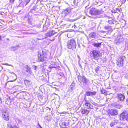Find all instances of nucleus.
I'll return each instance as SVG.
<instances>
[{
  "mask_svg": "<svg viewBox=\"0 0 128 128\" xmlns=\"http://www.w3.org/2000/svg\"><path fill=\"white\" fill-rule=\"evenodd\" d=\"M90 55L91 57L93 58L94 59L96 60L100 59L102 56L100 52L96 50H94L90 51Z\"/></svg>",
  "mask_w": 128,
  "mask_h": 128,
  "instance_id": "f257e3e1",
  "label": "nucleus"
},
{
  "mask_svg": "<svg viewBox=\"0 0 128 128\" xmlns=\"http://www.w3.org/2000/svg\"><path fill=\"white\" fill-rule=\"evenodd\" d=\"M68 48L70 49L74 50L76 48V41L72 39L69 40L67 43Z\"/></svg>",
  "mask_w": 128,
  "mask_h": 128,
  "instance_id": "f03ea898",
  "label": "nucleus"
},
{
  "mask_svg": "<svg viewBox=\"0 0 128 128\" xmlns=\"http://www.w3.org/2000/svg\"><path fill=\"white\" fill-rule=\"evenodd\" d=\"M47 58V55L46 53H40L38 56V60L40 62H43L46 60Z\"/></svg>",
  "mask_w": 128,
  "mask_h": 128,
  "instance_id": "7ed1b4c3",
  "label": "nucleus"
},
{
  "mask_svg": "<svg viewBox=\"0 0 128 128\" xmlns=\"http://www.w3.org/2000/svg\"><path fill=\"white\" fill-rule=\"evenodd\" d=\"M125 58V56H122L119 57L117 59L116 64L119 67H121L123 66Z\"/></svg>",
  "mask_w": 128,
  "mask_h": 128,
  "instance_id": "20e7f679",
  "label": "nucleus"
},
{
  "mask_svg": "<svg viewBox=\"0 0 128 128\" xmlns=\"http://www.w3.org/2000/svg\"><path fill=\"white\" fill-rule=\"evenodd\" d=\"M85 101L86 102L85 103L84 106L83 110L85 112H89V110L91 108L92 105L90 102H87V100H85Z\"/></svg>",
  "mask_w": 128,
  "mask_h": 128,
  "instance_id": "39448f33",
  "label": "nucleus"
},
{
  "mask_svg": "<svg viewBox=\"0 0 128 128\" xmlns=\"http://www.w3.org/2000/svg\"><path fill=\"white\" fill-rule=\"evenodd\" d=\"M89 13L92 15L96 16L100 14L101 12L100 10L92 8L90 10Z\"/></svg>",
  "mask_w": 128,
  "mask_h": 128,
  "instance_id": "423d86ee",
  "label": "nucleus"
},
{
  "mask_svg": "<svg viewBox=\"0 0 128 128\" xmlns=\"http://www.w3.org/2000/svg\"><path fill=\"white\" fill-rule=\"evenodd\" d=\"M78 81L81 84H86L87 82V80L84 76H78Z\"/></svg>",
  "mask_w": 128,
  "mask_h": 128,
  "instance_id": "0eeeda50",
  "label": "nucleus"
},
{
  "mask_svg": "<svg viewBox=\"0 0 128 128\" xmlns=\"http://www.w3.org/2000/svg\"><path fill=\"white\" fill-rule=\"evenodd\" d=\"M117 98L119 101L122 102L125 98L124 96L122 94H117Z\"/></svg>",
  "mask_w": 128,
  "mask_h": 128,
  "instance_id": "6e6552de",
  "label": "nucleus"
},
{
  "mask_svg": "<svg viewBox=\"0 0 128 128\" xmlns=\"http://www.w3.org/2000/svg\"><path fill=\"white\" fill-rule=\"evenodd\" d=\"M96 94V91L93 92L86 91V95L88 96H94Z\"/></svg>",
  "mask_w": 128,
  "mask_h": 128,
  "instance_id": "1a4fd4ad",
  "label": "nucleus"
},
{
  "mask_svg": "<svg viewBox=\"0 0 128 128\" xmlns=\"http://www.w3.org/2000/svg\"><path fill=\"white\" fill-rule=\"evenodd\" d=\"M2 115L3 117L6 120H8L9 119L8 112H3Z\"/></svg>",
  "mask_w": 128,
  "mask_h": 128,
  "instance_id": "9d476101",
  "label": "nucleus"
},
{
  "mask_svg": "<svg viewBox=\"0 0 128 128\" xmlns=\"http://www.w3.org/2000/svg\"><path fill=\"white\" fill-rule=\"evenodd\" d=\"M104 28L106 30L107 32H112L113 31V29L111 26H106L104 27Z\"/></svg>",
  "mask_w": 128,
  "mask_h": 128,
  "instance_id": "9b49d317",
  "label": "nucleus"
},
{
  "mask_svg": "<svg viewBox=\"0 0 128 128\" xmlns=\"http://www.w3.org/2000/svg\"><path fill=\"white\" fill-rule=\"evenodd\" d=\"M69 124V122L68 121L66 120L65 122H62L61 126L63 128H66V126H68Z\"/></svg>",
  "mask_w": 128,
  "mask_h": 128,
  "instance_id": "f8f14e48",
  "label": "nucleus"
},
{
  "mask_svg": "<svg viewBox=\"0 0 128 128\" xmlns=\"http://www.w3.org/2000/svg\"><path fill=\"white\" fill-rule=\"evenodd\" d=\"M24 82L26 86L28 87L31 85V82L29 80H24Z\"/></svg>",
  "mask_w": 128,
  "mask_h": 128,
  "instance_id": "ddd939ff",
  "label": "nucleus"
},
{
  "mask_svg": "<svg viewBox=\"0 0 128 128\" xmlns=\"http://www.w3.org/2000/svg\"><path fill=\"white\" fill-rule=\"evenodd\" d=\"M55 33L54 31L52 30L48 32L46 34V36H50L53 35Z\"/></svg>",
  "mask_w": 128,
  "mask_h": 128,
  "instance_id": "4468645a",
  "label": "nucleus"
},
{
  "mask_svg": "<svg viewBox=\"0 0 128 128\" xmlns=\"http://www.w3.org/2000/svg\"><path fill=\"white\" fill-rule=\"evenodd\" d=\"M101 44L102 42L94 43L92 44V45L95 47L98 48L100 47Z\"/></svg>",
  "mask_w": 128,
  "mask_h": 128,
  "instance_id": "2eb2a0df",
  "label": "nucleus"
},
{
  "mask_svg": "<svg viewBox=\"0 0 128 128\" xmlns=\"http://www.w3.org/2000/svg\"><path fill=\"white\" fill-rule=\"evenodd\" d=\"M126 113V112H122L120 115V117H122L123 118H126L127 115Z\"/></svg>",
  "mask_w": 128,
  "mask_h": 128,
  "instance_id": "dca6fc26",
  "label": "nucleus"
},
{
  "mask_svg": "<svg viewBox=\"0 0 128 128\" xmlns=\"http://www.w3.org/2000/svg\"><path fill=\"white\" fill-rule=\"evenodd\" d=\"M100 92L101 94H103L106 95H107L108 94V91L105 90L104 89H102L100 91Z\"/></svg>",
  "mask_w": 128,
  "mask_h": 128,
  "instance_id": "f3484780",
  "label": "nucleus"
},
{
  "mask_svg": "<svg viewBox=\"0 0 128 128\" xmlns=\"http://www.w3.org/2000/svg\"><path fill=\"white\" fill-rule=\"evenodd\" d=\"M96 34L94 32L91 33L89 35L90 37V38H94L96 37Z\"/></svg>",
  "mask_w": 128,
  "mask_h": 128,
  "instance_id": "a211bd4d",
  "label": "nucleus"
},
{
  "mask_svg": "<svg viewBox=\"0 0 128 128\" xmlns=\"http://www.w3.org/2000/svg\"><path fill=\"white\" fill-rule=\"evenodd\" d=\"M118 112H108V114L110 116H114L118 114Z\"/></svg>",
  "mask_w": 128,
  "mask_h": 128,
  "instance_id": "6ab92c4d",
  "label": "nucleus"
},
{
  "mask_svg": "<svg viewBox=\"0 0 128 128\" xmlns=\"http://www.w3.org/2000/svg\"><path fill=\"white\" fill-rule=\"evenodd\" d=\"M17 124H21L22 123V121L18 118H16L15 120Z\"/></svg>",
  "mask_w": 128,
  "mask_h": 128,
  "instance_id": "aec40b11",
  "label": "nucleus"
},
{
  "mask_svg": "<svg viewBox=\"0 0 128 128\" xmlns=\"http://www.w3.org/2000/svg\"><path fill=\"white\" fill-rule=\"evenodd\" d=\"M100 67L99 66H98L95 68V71L96 72L98 73L100 70Z\"/></svg>",
  "mask_w": 128,
  "mask_h": 128,
  "instance_id": "412c9836",
  "label": "nucleus"
},
{
  "mask_svg": "<svg viewBox=\"0 0 128 128\" xmlns=\"http://www.w3.org/2000/svg\"><path fill=\"white\" fill-rule=\"evenodd\" d=\"M108 22L110 24H114V20H112L108 21Z\"/></svg>",
  "mask_w": 128,
  "mask_h": 128,
  "instance_id": "4be33fe9",
  "label": "nucleus"
},
{
  "mask_svg": "<svg viewBox=\"0 0 128 128\" xmlns=\"http://www.w3.org/2000/svg\"><path fill=\"white\" fill-rule=\"evenodd\" d=\"M74 83H72L70 86V88L72 90L74 88Z\"/></svg>",
  "mask_w": 128,
  "mask_h": 128,
  "instance_id": "5701e85b",
  "label": "nucleus"
},
{
  "mask_svg": "<svg viewBox=\"0 0 128 128\" xmlns=\"http://www.w3.org/2000/svg\"><path fill=\"white\" fill-rule=\"evenodd\" d=\"M116 124V122H112L110 124V126H111L112 127L115 124Z\"/></svg>",
  "mask_w": 128,
  "mask_h": 128,
  "instance_id": "b1692460",
  "label": "nucleus"
},
{
  "mask_svg": "<svg viewBox=\"0 0 128 128\" xmlns=\"http://www.w3.org/2000/svg\"><path fill=\"white\" fill-rule=\"evenodd\" d=\"M66 14H68L70 12V11L68 9H66L64 10Z\"/></svg>",
  "mask_w": 128,
  "mask_h": 128,
  "instance_id": "393cba45",
  "label": "nucleus"
},
{
  "mask_svg": "<svg viewBox=\"0 0 128 128\" xmlns=\"http://www.w3.org/2000/svg\"><path fill=\"white\" fill-rule=\"evenodd\" d=\"M8 128H13V127L10 124H8Z\"/></svg>",
  "mask_w": 128,
  "mask_h": 128,
  "instance_id": "a878e982",
  "label": "nucleus"
},
{
  "mask_svg": "<svg viewBox=\"0 0 128 128\" xmlns=\"http://www.w3.org/2000/svg\"><path fill=\"white\" fill-rule=\"evenodd\" d=\"M27 67H28V69L26 70V72H28V71L30 72H31V70H30V68L28 67V65L27 66Z\"/></svg>",
  "mask_w": 128,
  "mask_h": 128,
  "instance_id": "bb28decb",
  "label": "nucleus"
},
{
  "mask_svg": "<svg viewBox=\"0 0 128 128\" xmlns=\"http://www.w3.org/2000/svg\"><path fill=\"white\" fill-rule=\"evenodd\" d=\"M110 112H117V111H116V110H114L113 109H111L110 111Z\"/></svg>",
  "mask_w": 128,
  "mask_h": 128,
  "instance_id": "cd10ccee",
  "label": "nucleus"
},
{
  "mask_svg": "<svg viewBox=\"0 0 128 128\" xmlns=\"http://www.w3.org/2000/svg\"><path fill=\"white\" fill-rule=\"evenodd\" d=\"M15 0H10V3H13L14 2Z\"/></svg>",
  "mask_w": 128,
  "mask_h": 128,
  "instance_id": "c85d7f7f",
  "label": "nucleus"
},
{
  "mask_svg": "<svg viewBox=\"0 0 128 128\" xmlns=\"http://www.w3.org/2000/svg\"><path fill=\"white\" fill-rule=\"evenodd\" d=\"M126 120L128 122V114H127L126 116Z\"/></svg>",
  "mask_w": 128,
  "mask_h": 128,
  "instance_id": "c756f323",
  "label": "nucleus"
},
{
  "mask_svg": "<svg viewBox=\"0 0 128 128\" xmlns=\"http://www.w3.org/2000/svg\"><path fill=\"white\" fill-rule=\"evenodd\" d=\"M13 128H18V127L16 126H14Z\"/></svg>",
  "mask_w": 128,
  "mask_h": 128,
  "instance_id": "7c9ffc66",
  "label": "nucleus"
},
{
  "mask_svg": "<svg viewBox=\"0 0 128 128\" xmlns=\"http://www.w3.org/2000/svg\"><path fill=\"white\" fill-rule=\"evenodd\" d=\"M126 102L128 104V98L126 100Z\"/></svg>",
  "mask_w": 128,
  "mask_h": 128,
  "instance_id": "2f4dec72",
  "label": "nucleus"
},
{
  "mask_svg": "<svg viewBox=\"0 0 128 128\" xmlns=\"http://www.w3.org/2000/svg\"><path fill=\"white\" fill-rule=\"evenodd\" d=\"M2 64L3 65H8V64H7L6 63L3 64Z\"/></svg>",
  "mask_w": 128,
  "mask_h": 128,
  "instance_id": "473e14b6",
  "label": "nucleus"
},
{
  "mask_svg": "<svg viewBox=\"0 0 128 128\" xmlns=\"http://www.w3.org/2000/svg\"><path fill=\"white\" fill-rule=\"evenodd\" d=\"M30 1V0H28V1L26 2V5L27 4H28V3Z\"/></svg>",
  "mask_w": 128,
  "mask_h": 128,
  "instance_id": "72a5a7b5",
  "label": "nucleus"
},
{
  "mask_svg": "<svg viewBox=\"0 0 128 128\" xmlns=\"http://www.w3.org/2000/svg\"><path fill=\"white\" fill-rule=\"evenodd\" d=\"M0 67L1 68V70H2L3 69V68L2 67V66H0Z\"/></svg>",
  "mask_w": 128,
  "mask_h": 128,
  "instance_id": "f704fd0d",
  "label": "nucleus"
},
{
  "mask_svg": "<svg viewBox=\"0 0 128 128\" xmlns=\"http://www.w3.org/2000/svg\"><path fill=\"white\" fill-rule=\"evenodd\" d=\"M118 106H119V108H120L122 107V106L121 105H119Z\"/></svg>",
  "mask_w": 128,
  "mask_h": 128,
  "instance_id": "c9c22d12",
  "label": "nucleus"
},
{
  "mask_svg": "<svg viewBox=\"0 0 128 128\" xmlns=\"http://www.w3.org/2000/svg\"><path fill=\"white\" fill-rule=\"evenodd\" d=\"M126 111H127V112H128V108H126Z\"/></svg>",
  "mask_w": 128,
  "mask_h": 128,
  "instance_id": "e433bc0d",
  "label": "nucleus"
},
{
  "mask_svg": "<svg viewBox=\"0 0 128 128\" xmlns=\"http://www.w3.org/2000/svg\"><path fill=\"white\" fill-rule=\"evenodd\" d=\"M34 66L35 67V70H36V68H37L36 67V66Z\"/></svg>",
  "mask_w": 128,
  "mask_h": 128,
  "instance_id": "4c0bfd02",
  "label": "nucleus"
},
{
  "mask_svg": "<svg viewBox=\"0 0 128 128\" xmlns=\"http://www.w3.org/2000/svg\"><path fill=\"white\" fill-rule=\"evenodd\" d=\"M82 114H85L84 113V112H82Z\"/></svg>",
  "mask_w": 128,
  "mask_h": 128,
  "instance_id": "58836bf2",
  "label": "nucleus"
},
{
  "mask_svg": "<svg viewBox=\"0 0 128 128\" xmlns=\"http://www.w3.org/2000/svg\"><path fill=\"white\" fill-rule=\"evenodd\" d=\"M1 40V36H0V40Z\"/></svg>",
  "mask_w": 128,
  "mask_h": 128,
  "instance_id": "ea45409f",
  "label": "nucleus"
},
{
  "mask_svg": "<svg viewBox=\"0 0 128 128\" xmlns=\"http://www.w3.org/2000/svg\"><path fill=\"white\" fill-rule=\"evenodd\" d=\"M38 125L39 126L40 125V124H38Z\"/></svg>",
  "mask_w": 128,
  "mask_h": 128,
  "instance_id": "a19ab883",
  "label": "nucleus"
},
{
  "mask_svg": "<svg viewBox=\"0 0 128 128\" xmlns=\"http://www.w3.org/2000/svg\"><path fill=\"white\" fill-rule=\"evenodd\" d=\"M40 128H42L41 126H40Z\"/></svg>",
  "mask_w": 128,
  "mask_h": 128,
  "instance_id": "79ce46f5",
  "label": "nucleus"
},
{
  "mask_svg": "<svg viewBox=\"0 0 128 128\" xmlns=\"http://www.w3.org/2000/svg\"><path fill=\"white\" fill-rule=\"evenodd\" d=\"M39 126L40 127V126H41L40 125Z\"/></svg>",
  "mask_w": 128,
  "mask_h": 128,
  "instance_id": "37998d69",
  "label": "nucleus"
}]
</instances>
